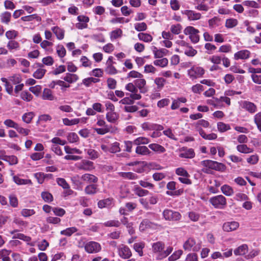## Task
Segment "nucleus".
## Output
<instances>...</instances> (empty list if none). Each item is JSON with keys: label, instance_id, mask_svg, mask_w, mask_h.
I'll use <instances>...</instances> for the list:
<instances>
[{"label": "nucleus", "instance_id": "obj_26", "mask_svg": "<svg viewBox=\"0 0 261 261\" xmlns=\"http://www.w3.org/2000/svg\"><path fill=\"white\" fill-rule=\"evenodd\" d=\"M78 79V76L76 74L67 73L63 80L69 83H72L76 82Z\"/></svg>", "mask_w": 261, "mask_h": 261}, {"label": "nucleus", "instance_id": "obj_22", "mask_svg": "<svg viewBox=\"0 0 261 261\" xmlns=\"http://www.w3.org/2000/svg\"><path fill=\"white\" fill-rule=\"evenodd\" d=\"M148 147L153 151L159 153H163L166 151L165 148L163 146L158 144H150Z\"/></svg>", "mask_w": 261, "mask_h": 261}, {"label": "nucleus", "instance_id": "obj_59", "mask_svg": "<svg viewBox=\"0 0 261 261\" xmlns=\"http://www.w3.org/2000/svg\"><path fill=\"white\" fill-rule=\"evenodd\" d=\"M119 145L120 144L118 142H115L113 144L111 147L109 149V151L112 153L120 152L121 151V149L119 147Z\"/></svg>", "mask_w": 261, "mask_h": 261}, {"label": "nucleus", "instance_id": "obj_50", "mask_svg": "<svg viewBox=\"0 0 261 261\" xmlns=\"http://www.w3.org/2000/svg\"><path fill=\"white\" fill-rule=\"evenodd\" d=\"M147 28V24L144 22L141 23H137L135 24V29L138 32L145 31Z\"/></svg>", "mask_w": 261, "mask_h": 261}, {"label": "nucleus", "instance_id": "obj_10", "mask_svg": "<svg viewBox=\"0 0 261 261\" xmlns=\"http://www.w3.org/2000/svg\"><path fill=\"white\" fill-rule=\"evenodd\" d=\"M134 84L141 93H145L147 91V89L145 87L146 82L145 79L139 78L134 81Z\"/></svg>", "mask_w": 261, "mask_h": 261}, {"label": "nucleus", "instance_id": "obj_49", "mask_svg": "<svg viewBox=\"0 0 261 261\" xmlns=\"http://www.w3.org/2000/svg\"><path fill=\"white\" fill-rule=\"evenodd\" d=\"M57 182L60 186H61L63 189H69L70 186L69 184L66 182L65 179L63 178H57Z\"/></svg>", "mask_w": 261, "mask_h": 261}, {"label": "nucleus", "instance_id": "obj_23", "mask_svg": "<svg viewBox=\"0 0 261 261\" xmlns=\"http://www.w3.org/2000/svg\"><path fill=\"white\" fill-rule=\"evenodd\" d=\"M139 40L145 42H150L152 40V37L149 34L139 33L138 35Z\"/></svg>", "mask_w": 261, "mask_h": 261}, {"label": "nucleus", "instance_id": "obj_8", "mask_svg": "<svg viewBox=\"0 0 261 261\" xmlns=\"http://www.w3.org/2000/svg\"><path fill=\"white\" fill-rule=\"evenodd\" d=\"M119 255L123 259H128L132 256V252L129 247L121 244L118 248Z\"/></svg>", "mask_w": 261, "mask_h": 261}, {"label": "nucleus", "instance_id": "obj_43", "mask_svg": "<svg viewBox=\"0 0 261 261\" xmlns=\"http://www.w3.org/2000/svg\"><path fill=\"white\" fill-rule=\"evenodd\" d=\"M1 80L3 82L5 83V86L6 91L9 94H11L13 92V86L8 82V80L5 77H2Z\"/></svg>", "mask_w": 261, "mask_h": 261}, {"label": "nucleus", "instance_id": "obj_39", "mask_svg": "<svg viewBox=\"0 0 261 261\" xmlns=\"http://www.w3.org/2000/svg\"><path fill=\"white\" fill-rule=\"evenodd\" d=\"M106 118L109 122L114 123L117 120L118 116L116 113L110 112L107 113Z\"/></svg>", "mask_w": 261, "mask_h": 261}, {"label": "nucleus", "instance_id": "obj_17", "mask_svg": "<svg viewBox=\"0 0 261 261\" xmlns=\"http://www.w3.org/2000/svg\"><path fill=\"white\" fill-rule=\"evenodd\" d=\"M135 152L137 154L142 155L150 154L151 152L149 149L145 146H138Z\"/></svg>", "mask_w": 261, "mask_h": 261}, {"label": "nucleus", "instance_id": "obj_40", "mask_svg": "<svg viewBox=\"0 0 261 261\" xmlns=\"http://www.w3.org/2000/svg\"><path fill=\"white\" fill-rule=\"evenodd\" d=\"M46 70L40 68L38 69L34 73L33 76L37 79H42L46 72Z\"/></svg>", "mask_w": 261, "mask_h": 261}, {"label": "nucleus", "instance_id": "obj_5", "mask_svg": "<svg viewBox=\"0 0 261 261\" xmlns=\"http://www.w3.org/2000/svg\"><path fill=\"white\" fill-rule=\"evenodd\" d=\"M184 33L186 35L188 34L190 35L189 38L193 43H196L199 41V36L198 35L199 31L197 29L194 28L193 27H187L185 29Z\"/></svg>", "mask_w": 261, "mask_h": 261}, {"label": "nucleus", "instance_id": "obj_24", "mask_svg": "<svg viewBox=\"0 0 261 261\" xmlns=\"http://www.w3.org/2000/svg\"><path fill=\"white\" fill-rule=\"evenodd\" d=\"M11 17V13L8 11H5L2 13L1 15V22L3 23H5L6 24H8L9 22L10 21Z\"/></svg>", "mask_w": 261, "mask_h": 261}, {"label": "nucleus", "instance_id": "obj_57", "mask_svg": "<svg viewBox=\"0 0 261 261\" xmlns=\"http://www.w3.org/2000/svg\"><path fill=\"white\" fill-rule=\"evenodd\" d=\"M104 225L107 227H119L120 225V222L118 220H110L106 222Z\"/></svg>", "mask_w": 261, "mask_h": 261}, {"label": "nucleus", "instance_id": "obj_31", "mask_svg": "<svg viewBox=\"0 0 261 261\" xmlns=\"http://www.w3.org/2000/svg\"><path fill=\"white\" fill-rule=\"evenodd\" d=\"M35 114L32 112L26 113L23 115L22 119L24 122L28 124L31 122Z\"/></svg>", "mask_w": 261, "mask_h": 261}, {"label": "nucleus", "instance_id": "obj_12", "mask_svg": "<svg viewBox=\"0 0 261 261\" xmlns=\"http://www.w3.org/2000/svg\"><path fill=\"white\" fill-rule=\"evenodd\" d=\"M94 168L92 162L88 160H83L81 163L79 169L85 171H91Z\"/></svg>", "mask_w": 261, "mask_h": 261}, {"label": "nucleus", "instance_id": "obj_30", "mask_svg": "<svg viewBox=\"0 0 261 261\" xmlns=\"http://www.w3.org/2000/svg\"><path fill=\"white\" fill-rule=\"evenodd\" d=\"M217 128L220 132L223 133L230 129V126L229 124H225L222 122L217 123Z\"/></svg>", "mask_w": 261, "mask_h": 261}, {"label": "nucleus", "instance_id": "obj_2", "mask_svg": "<svg viewBox=\"0 0 261 261\" xmlns=\"http://www.w3.org/2000/svg\"><path fill=\"white\" fill-rule=\"evenodd\" d=\"M183 248L185 250L188 251H198L201 248V244L199 242H196L195 239L189 238L184 244Z\"/></svg>", "mask_w": 261, "mask_h": 261}, {"label": "nucleus", "instance_id": "obj_51", "mask_svg": "<svg viewBox=\"0 0 261 261\" xmlns=\"http://www.w3.org/2000/svg\"><path fill=\"white\" fill-rule=\"evenodd\" d=\"M122 34V31L120 29H117L114 31H113L111 33V39H116L121 36Z\"/></svg>", "mask_w": 261, "mask_h": 261}, {"label": "nucleus", "instance_id": "obj_36", "mask_svg": "<svg viewBox=\"0 0 261 261\" xmlns=\"http://www.w3.org/2000/svg\"><path fill=\"white\" fill-rule=\"evenodd\" d=\"M14 181L17 185H27L32 184L30 179H24L18 177V176H14L13 177Z\"/></svg>", "mask_w": 261, "mask_h": 261}, {"label": "nucleus", "instance_id": "obj_37", "mask_svg": "<svg viewBox=\"0 0 261 261\" xmlns=\"http://www.w3.org/2000/svg\"><path fill=\"white\" fill-rule=\"evenodd\" d=\"M62 121L63 124L67 126H71L72 125L77 124L80 122V119L77 118L69 120V119L65 118H63Z\"/></svg>", "mask_w": 261, "mask_h": 261}, {"label": "nucleus", "instance_id": "obj_64", "mask_svg": "<svg viewBox=\"0 0 261 261\" xmlns=\"http://www.w3.org/2000/svg\"><path fill=\"white\" fill-rule=\"evenodd\" d=\"M125 89L126 90L132 93L138 92V89L136 87V85L132 83L127 84L125 86Z\"/></svg>", "mask_w": 261, "mask_h": 261}, {"label": "nucleus", "instance_id": "obj_9", "mask_svg": "<svg viewBox=\"0 0 261 261\" xmlns=\"http://www.w3.org/2000/svg\"><path fill=\"white\" fill-rule=\"evenodd\" d=\"M182 14L186 15L188 19L190 21L199 20L201 18V15L199 13H196L192 10H186L181 11Z\"/></svg>", "mask_w": 261, "mask_h": 261}, {"label": "nucleus", "instance_id": "obj_3", "mask_svg": "<svg viewBox=\"0 0 261 261\" xmlns=\"http://www.w3.org/2000/svg\"><path fill=\"white\" fill-rule=\"evenodd\" d=\"M210 202L217 208H223L226 205V198L222 195L210 198Z\"/></svg>", "mask_w": 261, "mask_h": 261}, {"label": "nucleus", "instance_id": "obj_32", "mask_svg": "<svg viewBox=\"0 0 261 261\" xmlns=\"http://www.w3.org/2000/svg\"><path fill=\"white\" fill-rule=\"evenodd\" d=\"M134 144L139 146L141 144H147L149 143V140L145 137H139L133 141Z\"/></svg>", "mask_w": 261, "mask_h": 261}, {"label": "nucleus", "instance_id": "obj_45", "mask_svg": "<svg viewBox=\"0 0 261 261\" xmlns=\"http://www.w3.org/2000/svg\"><path fill=\"white\" fill-rule=\"evenodd\" d=\"M10 251L6 249H3L0 252V258L3 261H10V258L8 256Z\"/></svg>", "mask_w": 261, "mask_h": 261}, {"label": "nucleus", "instance_id": "obj_28", "mask_svg": "<svg viewBox=\"0 0 261 261\" xmlns=\"http://www.w3.org/2000/svg\"><path fill=\"white\" fill-rule=\"evenodd\" d=\"M153 251L154 253L161 252L164 247V244L161 242L153 243L152 246Z\"/></svg>", "mask_w": 261, "mask_h": 261}, {"label": "nucleus", "instance_id": "obj_42", "mask_svg": "<svg viewBox=\"0 0 261 261\" xmlns=\"http://www.w3.org/2000/svg\"><path fill=\"white\" fill-rule=\"evenodd\" d=\"M238 23V21L236 19L230 18L226 21L225 27L227 28H232L236 27Z\"/></svg>", "mask_w": 261, "mask_h": 261}, {"label": "nucleus", "instance_id": "obj_29", "mask_svg": "<svg viewBox=\"0 0 261 261\" xmlns=\"http://www.w3.org/2000/svg\"><path fill=\"white\" fill-rule=\"evenodd\" d=\"M120 176L123 178H127L129 179H135L138 178V176L136 174L133 172H120L119 173Z\"/></svg>", "mask_w": 261, "mask_h": 261}, {"label": "nucleus", "instance_id": "obj_7", "mask_svg": "<svg viewBox=\"0 0 261 261\" xmlns=\"http://www.w3.org/2000/svg\"><path fill=\"white\" fill-rule=\"evenodd\" d=\"M85 249L89 253H96L100 251L101 246L99 243L91 241L85 245Z\"/></svg>", "mask_w": 261, "mask_h": 261}, {"label": "nucleus", "instance_id": "obj_58", "mask_svg": "<svg viewBox=\"0 0 261 261\" xmlns=\"http://www.w3.org/2000/svg\"><path fill=\"white\" fill-rule=\"evenodd\" d=\"M163 133L164 135L168 137L170 139L175 141L177 140V138L173 134L172 131L170 128H168L167 129L164 130Z\"/></svg>", "mask_w": 261, "mask_h": 261}, {"label": "nucleus", "instance_id": "obj_55", "mask_svg": "<svg viewBox=\"0 0 261 261\" xmlns=\"http://www.w3.org/2000/svg\"><path fill=\"white\" fill-rule=\"evenodd\" d=\"M67 140L70 143H75L79 140V137L75 133H70L67 136Z\"/></svg>", "mask_w": 261, "mask_h": 261}, {"label": "nucleus", "instance_id": "obj_19", "mask_svg": "<svg viewBox=\"0 0 261 261\" xmlns=\"http://www.w3.org/2000/svg\"><path fill=\"white\" fill-rule=\"evenodd\" d=\"M179 156L182 158L192 159L195 156V152L193 149L190 148L186 150L185 152L180 153Z\"/></svg>", "mask_w": 261, "mask_h": 261}, {"label": "nucleus", "instance_id": "obj_53", "mask_svg": "<svg viewBox=\"0 0 261 261\" xmlns=\"http://www.w3.org/2000/svg\"><path fill=\"white\" fill-rule=\"evenodd\" d=\"M9 79L14 85L19 84L22 80L21 77L19 74H14L13 76H10Z\"/></svg>", "mask_w": 261, "mask_h": 261}, {"label": "nucleus", "instance_id": "obj_16", "mask_svg": "<svg viewBox=\"0 0 261 261\" xmlns=\"http://www.w3.org/2000/svg\"><path fill=\"white\" fill-rule=\"evenodd\" d=\"M242 108L252 113H254L256 110V107L253 103L247 101L243 102Z\"/></svg>", "mask_w": 261, "mask_h": 261}, {"label": "nucleus", "instance_id": "obj_61", "mask_svg": "<svg viewBox=\"0 0 261 261\" xmlns=\"http://www.w3.org/2000/svg\"><path fill=\"white\" fill-rule=\"evenodd\" d=\"M185 54L188 56L193 57L197 54V50L191 46H188L185 51Z\"/></svg>", "mask_w": 261, "mask_h": 261}, {"label": "nucleus", "instance_id": "obj_33", "mask_svg": "<svg viewBox=\"0 0 261 261\" xmlns=\"http://www.w3.org/2000/svg\"><path fill=\"white\" fill-rule=\"evenodd\" d=\"M221 189L222 193L226 196H231L233 193L232 188L226 185L222 186Z\"/></svg>", "mask_w": 261, "mask_h": 261}, {"label": "nucleus", "instance_id": "obj_34", "mask_svg": "<svg viewBox=\"0 0 261 261\" xmlns=\"http://www.w3.org/2000/svg\"><path fill=\"white\" fill-rule=\"evenodd\" d=\"M153 64L155 66H158L161 67H165L167 66L168 64V60L167 58H163L159 60L154 61Z\"/></svg>", "mask_w": 261, "mask_h": 261}, {"label": "nucleus", "instance_id": "obj_47", "mask_svg": "<svg viewBox=\"0 0 261 261\" xmlns=\"http://www.w3.org/2000/svg\"><path fill=\"white\" fill-rule=\"evenodd\" d=\"M41 197L46 202H50L53 200V195L48 192H42Z\"/></svg>", "mask_w": 261, "mask_h": 261}, {"label": "nucleus", "instance_id": "obj_6", "mask_svg": "<svg viewBox=\"0 0 261 261\" xmlns=\"http://www.w3.org/2000/svg\"><path fill=\"white\" fill-rule=\"evenodd\" d=\"M189 76L192 79H196L202 76L204 73V70L201 67L193 66L188 71Z\"/></svg>", "mask_w": 261, "mask_h": 261}, {"label": "nucleus", "instance_id": "obj_35", "mask_svg": "<svg viewBox=\"0 0 261 261\" xmlns=\"http://www.w3.org/2000/svg\"><path fill=\"white\" fill-rule=\"evenodd\" d=\"M144 247V243H137L134 244V249L139 253V255L140 256H142L143 255L142 249Z\"/></svg>", "mask_w": 261, "mask_h": 261}, {"label": "nucleus", "instance_id": "obj_38", "mask_svg": "<svg viewBox=\"0 0 261 261\" xmlns=\"http://www.w3.org/2000/svg\"><path fill=\"white\" fill-rule=\"evenodd\" d=\"M135 194L139 197H142L147 195L149 193V191L143 189L138 186L135 187Z\"/></svg>", "mask_w": 261, "mask_h": 261}, {"label": "nucleus", "instance_id": "obj_52", "mask_svg": "<svg viewBox=\"0 0 261 261\" xmlns=\"http://www.w3.org/2000/svg\"><path fill=\"white\" fill-rule=\"evenodd\" d=\"M151 226V222H150L147 219H144L141 223L140 226H139V228L141 230H144L146 228L150 227Z\"/></svg>", "mask_w": 261, "mask_h": 261}, {"label": "nucleus", "instance_id": "obj_14", "mask_svg": "<svg viewBox=\"0 0 261 261\" xmlns=\"http://www.w3.org/2000/svg\"><path fill=\"white\" fill-rule=\"evenodd\" d=\"M81 179L89 183H96L98 181V178L91 174L86 173L81 176Z\"/></svg>", "mask_w": 261, "mask_h": 261}, {"label": "nucleus", "instance_id": "obj_46", "mask_svg": "<svg viewBox=\"0 0 261 261\" xmlns=\"http://www.w3.org/2000/svg\"><path fill=\"white\" fill-rule=\"evenodd\" d=\"M166 80L163 77H157L154 80V83L157 86V88L161 90L164 86Z\"/></svg>", "mask_w": 261, "mask_h": 261}, {"label": "nucleus", "instance_id": "obj_4", "mask_svg": "<svg viewBox=\"0 0 261 261\" xmlns=\"http://www.w3.org/2000/svg\"><path fill=\"white\" fill-rule=\"evenodd\" d=\"M164 218L168 221H178L180 219L181 216L178 212L173 211L171 210L166 209L163 211Z\"/></svg>", "mask_w": 261, "mask_h": 261}, {"label": "nucleus", "instance_id": "obj_13", "mask_svg": "<svg viewBox=\"0 0 261 261\" xmlns=\"http://www.w3.org/2000/svg\"><path fill=\"white\" fill-rule=\"evenodd\" d=\"M250 55V53L248 50H242L236 53L234 55L235 60L246 59H248Z\"/></svg>", "mask_w": 261, "mask_h": 261}, {"label": "nucleus", "instance_id": "obj_48", "mask_svg": "<svg viewBox=\"0 0 261 261\" xmlns=\"http://www.w3.org/2000/svg\"><path fill=\"white\" fill-rule=\"evenodd\" d=\"M20 97L23 100L30 101L33 99L32 95L27 91H22L20 94Z\"/></svg>", "mask_w": 261, "mask_h": 261}, {"label": "nucleus", "instance_id": "obj_63", "mask_svg": "<svg viewBox=\"0 0 261 261\" xmlns=\"http://www.w3.org/2000/svg\"><path fill=\"white\" fill-rule=\"evenodd\" d=\"M87 154L89 155L90 158L92 160L97 159L98 156V153L94 149H89L87 150Z\"/></svg>", "mask_w": 261, "mask_h": 261}, {"label": "nucleus", "instance_id": "obj_20", "mask_svg": "<svg viewBox=\"0 0 261 261\" xmlns=\"http://www.w3.org/2000/svg\"><path fill=\"white\" fill-rule=\"evenodd\" d=\"M248 246L246 244H243L234 250V253L236 255H242L246 254L247 252Z\"/></svg>", "mask_w": 261, "mask_h": 261}, {"label": "nucleus", "instance_id": "obj_56", "mask_svg": "<svg viewBox=\"0 0 261 261\" xmlns=\"http://www.w3.org/2000/svg\"><path fill=\"white\" fill-rule=\"evenodd\" d=\"M170 30L172 34H179L181 32V25L180 24L172 25L171 27Z\"/></svg>", "mask_w": 261, "mask_h": 261}, {"label": "nucleus", "instance_id": "obj_18", "mask_svg": "<svg viewBox=\"0 0 261 261\" xmlns=\"http://www.w3.org/2000/svg\"><path fill=\"white\" fill-rule=\"evenodd\" d=\"M97 190V185L90 184L86 187L85 188V192L88 195H93L96 193Z\"/></svg>", "mask_w": 261, "mask_h": 261}, {"label": "nucleus", "instance_id": "obj_54", "mask_svg": "<svg viewBox=\"0 0 261 261\" xmlns=\"http://www.w3.org/2000/svg\"><path fill=\"white\" fill-rule=\"evenodd\" d=\"M35 19H40V18L37 14H32L28 16H23L21 19L23 21H31Z\"/></svg>", "mask_w": 261, "mask_h": 261}, {"label": "nucleus", "instance_id": "obj_62", "mask_svg": "<svg viewBox=\"0 0 261 261\" xmlns=\"http://www.w3.org/2000/svg\"><path fill=\"white\" fill-rule=\"evenodd\" d=\"M175 172L178 175L186 177H188L189 176V174L188 172L183 168H177L176 169Z\"/></svg>", "mask_w": 261, "mask_h": 261}, {"label": "nucleus", "instance_id": "obj_15", "mask_svg": "<svg viewBox=\"0 0 261 261\" xmlns=\"http://www.w3.org/2000/svg\"><path fill=\"white\" fill-rule=\"evenodd\" d=\"M153 52L155 58H161L163 56L167 55L168 50L165 48L158 49L155 46L153 47Z\"/></svg>", "mask_w": 261, "mask_h": 261}, {"label": "nucleus", "instance_id": "obj_60", "mask_svg": "<svg viewBox=\"0 0 261 261\" xmlns=\"http://www.w3.org/2000/svg\"><path fill=\"white\" fill-rule=\"evenodd\" d=\"M254 122L258 129L261 132V113H258L255 115Z\"/></svg>", "mask_w": 261, "mask_h": 261}, {"label": "nucleus", "instance_id": "obj_27", "mask_svg": "<svg viewBox=\"0 0 261 261\" xmlns=\"http://www.w3.org/2000/svg\"><path fill=\"white\" fill-rule=\"evenodd\" d=\"M53 32L59 40L63 39L64 36V31L59 27H56L52 29Z\"/></svg>", "mask_w": 261, "mask_h": 261}, {"label": "nucleus", "instance_id": "obj_41", "mask_svg": "<svg viewBox=\"0 0 261 261\" xmlns=\"http://www.w3.org/2000/svg\"><path fill=\"white\" fill-rule=\"evenodd\" d=\"M182 254V251L181 250H178L175 251L171 256L168 258L169 261H175L179 258L180 256Z\"/></svg>", "mask_w": 261, "mask_h": 261}, {"label": "nucleus", "instance_id": "obj_21", "mask_svg": "<svg viewBox=\"0 0 261 261\" xmlns=\"http://www.w3.org/2000/svg\"><path fill=\"white\" fill-rule=\"evenodd\" d=\"M42 98L44 100H53L54 96L53 95L51 90L45 88L43 92Z\"/></svg>", "mask_w": 261, "mask_h": 261}, {"label": "nucleus", "instance_id": "obj_25", "mask_svg": "<svg viewBox=\"0 0 261 261\" xmlns=\"http://www.w3.org/2000/svg\"><path fill=\"white\" fill-rule=\"evenodd\" d=\"M237 150L243 153H249L252 152L253 150L248 147L245 144L239 145L237 146Z\"/></svg>", "mask_w": 261, "mask_h": 261}, {"label": "nucleus", "instance_id": "obj_11", "mask_svg": "<svg viewBox=\"0 0 261 261\" xmlns=\"http://www.w3.org/2000/svg\"><path fill=\"white\" fill-rule=\"evenodd\" d=\"M239 226V224L237 222H228L223 224V229L225 231L229 232L237 229Z\"/></svg>", "mask_w": 261, "mask_h": 261}, {"label": "nucleus", "instance_id": "obj_1", "mask_svg": "<svg viewBox=\"0 0 261 261\" xmlns=\"http://www.w3.org/2000/svg\"><path fill=\"white\" fill-rule=\"evenodd\" d=\"M201 165L204 167L202 169V171L207 174L211 173L210 169L223 171L226 169V167L223 164L209 160L202 161Z\"/></svg>", "mask_w": 261, "mask_h": 261}, {"label": "nucleus", "instance_id": "obj_44", "mask_svg": "<svg viewBox=\"0 0 261 261\" xmlns=\"http://www.w3.org/2000/svg\"><path fill=\"white\" fill-rule=\"evenodd\" d=\"M77 231L76 228L74 227H69L61 231V234L67 236H70Z\"/></svg>", "mask_w": 261, "mask_h": 261}]
</instances>
